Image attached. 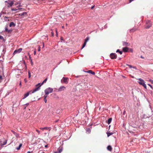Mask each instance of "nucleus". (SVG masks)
I'll list each match as a JSON object with an SVG mask.
<instances>
[{"label":"nucleus","mask_w":153,"mask_h":153,"mask_svg":"<svg viewBox=\"0 0 153 153\" xmlns=\"http://www.w3.org/2000/svg\"><path fill=\"white\" fill-rule=\"evenodd\" d=\"M85 72L88 73L89 74H91L93 75H94L95 74V73L94 72V71H93L91 70H89L87 71H85Z\"/></svg>","instance_id":"obj_12"},{"label":"nucleus","mask_w":153,"mask_h":153,"mask_svg":"<svg viewBox=\"0 0 153 153\" xmlns=\"http://www.w3.org/2000/svg\"><path fill=\"white\" fill-rule=\"evenodd\" d=\"M36 131L38 133V134H40V131L37 129L36 130Z\"/></svg>","instance_id":"obj_36"},{"label":"nucleus","mask_w":153,"mask_h":153,"mask_svg":"<svg viewBox=\"0 0 153 153\" xmlns=\"http://www.w3.org/2000/svg\"><path fill=\"white\" fill-rule=\"evenodd\" d=\"M111 58L112 59H116L117 57V55L115 53H111L110 55Z\"/></svg>","instance_id":"obj_6"},{"label":"nucleus","mask_w":153,"mask_h":153,"mask_svg":"<svg viewBox=\"0 0 153 153\" xmlns=\"http://www.w3.org/2000/svg\"><path fill=\"white\" fill-rule=\"evenodd\" d=\"M107 149L108 151H111L112 149V148L111 146L110 145L108 146L107 147Z\"/></svg>","instance_id":"obj_19"},{"label":"nucleus","mask_w":153,"mask_h":153,"mask_svg":"<svg viewBox=\"0 0 153 153\" xmlns=\"http://www.w3.org/2000/svg\"><path fill=\"white\" fill-rule=\"evenodd\" d=\"M29 105V103H27V104H26L25 105L26 106H27L28 105Z\"/></svg>","instance_id":"obj_43"},{"label":"nucleus","mask_w":153,"mask_h":153,"mask_svg":"<svg viewBox=\"0 0 153 153\" xmlns=\"http://www.w3.org/2000/svg\"><path fill=\"white\" fill-rule=\"evenodd\" d=\"M4 39L3 37L1 36H0V39Z\"/></svg>","instance_id":"obj_33"},{"label":"nucleus","mask_w":153,"mask_h":153,"mask_svg":"<svg viewBox=\"0 0 153 153\" xmlns=\"http://www.w3.org/2000/svg\"><path fill=\"white\" fill-rule=\"evenodd\" d=\"M22 50V48H20L18 50H16L14 51L13 54L19 53L21 52Z\"/></svg>","instance_id":"obj_7"},{"label":"nucleus","mask_w":153,"mask_h":153,"mask_svg":"<svg viewBox=\"0 0 153 153\" xmlns=\"http://www.w3.org/2000/svg\"><path fill=\"white\" fill-rule=\"evenodd\" d=\"M19 85L20 86H21V81H20V83H19Z\"/></svg>","instance_id":"obj_44"},{"label":"nucleus","mask_w":153,"mask_h":153,"mask_svg":"<svg viewBox=\"0 0 153 153\" xmlns=\"http://www.w3.org/2000/svg\"><path fill=\"white\" fill-rule=\"evenodd\" d=\"M53 153H57V152H54Z\"/></svg>","instance_id":"obj_59"},{"label":"nucleus","mask_w":153,"mask_h":153,"mask_svg":"<svg viewBox=\"0 0 153 153\" xmlns=\"http://www.w3.org/2000/svg\"><path fill=\"white\" fill-rule=\"evenodd\" d=\"M65 88V87L64 86H61L58 89V91H64Z\"/></svg>","instance_id":"obj_11"},{"label":"nucleus","mask_w":153,"mask_h":153,"mask_svg":"<svg viewBox=\"0 0 153 153\" xmlns=\"http://www.w3.org/2000/svg\"><path fill=\"white\" fill-rule=\"evenodd\" d=\"M53 89L51 88H47L45 90V93L46 95H48L49 93H51L53 92Z\"/></svg>","instance_id":"obj_4"},{"label":"nucleus","mask_w":153,"mask_h":153,"mask_svg":"<svg viewBox=\"0 0 153 153\" xmlns=\"http://www.w3.org/2000/svg\"><path fill=\"white\" fill-rule=\"evenodd\" d=\"M38 51H40V47L39 46Z\"/></svg>","instance_id":"obj_39"},{"label":"nucleus","mask_w":153,"mask_h":153,"mask_svg":"<svg viewBox=\"0 0 153 153\" xmlns=\"http://www.w3.org/2000/svg\"><path fill=\"white\" fill-rule=\"evenodd\" d=\"M123 46H129L130 44L128 42H123Z\"/></svg>","instance_id":"obj_15"},{"label":"nucleus","mask_w":153,"mask_h":153,"mask_svg":"<svg viewBox=\"0 0 153 153\" xmlns=\"http://www.w3.org/2000/svg\"><path fill=\"white\" fill-rule=\"evenodd\" d=\"M152 25V23L149 20H147L146 21V23L145 25V29H149L150 27Z\"/></svg>","instance_id":"obj_1"},{"label":"nucleus","mask_w":153,"mask_h":153,"mask_svg":"<svg viewBox=\"0 0 153 153\" xmlns=\"http://www.w3.org/2000/svg\"><path fill=\"white\" fill-rule=\"evenodd\" d=\"M7 3L8 4V5H7L8 7H11L13 4V1H11L10 3Z\"/></svg>","instance_id":"obj_16"},{"label":"nucleus","mask_w":153,"mask_h":153,"mask_svg":"<svg viewBox=\"0 0 153 153\" xmlns=\"http://www.w3.org/2000/svg\"><path fill=\"white\" fill-rule=\"evenodd\" d=\"M136 30V29L134 30V29H131L130 30V31L131 32H134Z\"/></svg>","instance_id":"obj_31"},{"label":"nucleus","mask_w":153,"mask_h":153,"mask_svg":"<svg viewBox=\"0 0 153 153\" xmlns=\"http://www.w3.org/2000/svg\"><path fill=\"white\" fill-rule=\"evenodd\" d=\"M133 68H136V67H133Z\"/></svg>","instance_id":"obj_55"},{"label":"nucleus","mask_w":153,"mask_h":153,"mask_svg":"<svg viewBox=\"0 0 153 153\" xmlns=\"http://www.w3.org/2000/svg\"><path fill=\"white\" fill-rule=\"evenodd\" d=\"M107 134L108 137L112 135L113 134V133H112V132H107Z\"/></svg>","instance_id":"obj_22"},{"label":"nucleus","mask_w":153,"mask_h":153,"mask_svg":"<svg viewBox=\"0 0 153 153\" xmlns=\"http://www.w3.org/2000/svg\"><path fill=\"white\" fill-rule=\"evenodd\" d=\"M26 107H27V106H26L25 105V107L24 108V109H25L26 108Z\"/></svg>","instance_id":"obj_54"},{"label":"nucleus","mask_w":153,"mask_h":153,"mask_svg":"<svg viewBox=\"0 0 153 153\" xmlns=\"http://www.w3.org/2000/svg\"><path fill=\"white\" fill-rule=\"evenodd\" d=\"M55 31L56 33V35L57 36H58V32H57V30L56 28L55 29Z\"/></svg>","instance_id":"obj_29"},{"label":"nucleus","mask_w":153,"mask_h":153,"mask_svg":"<svg viewBox=\"0 0 153 153\" xmlns=\"http://www.w3.org/2000/svg\"><path fill=\"white\" fill-rule=\"evenodd\" d=\"M130 51H131V52H133V50H132V49H130Z\"/></svg>","instance_id":"obj_46"},{"label":"nucleus","mask_w":153,"mask_h":153,"mask_svg":"<svg viewBox=\"0 0 153 153\" xmlns=\"http://www.w3.org/2000/svg\"><path fill=\"white\" fill-rule=\"evenodd\" d=\"M138 79L140 81L138 82L139 84L143 86L145 89H146V86L144 80L141 78H139Z\"/></svg>","instance_id":"obj_2"},{"label":"nucleus","mask_w":153,"mask_h":153,"mask_svg":"<svg viewBox=\"0 0 153 153\" xmlns=\"http://www.w3.org/2000/svg\"><path fill=\"white\" fill-rule=\"evenodd\" d=\"M7 140H0V146H2L5 145L7 143Z\"/></svg>","instance_id":"obj_5"},{"label":"nucleus","mask_w":153,"mask_h":153,"mask_svg":"<svg viewBox=\"0 0 153 153\" xmlns=\"http://www.w3.org/2000/svg\"><path fill=\"white\" fill-rule=\"evenodd\" d=\"M129 48L127 47H124L123 48V51L124 52H127L128 51Z\"/></svg>","instance_id":"obj_13"},{"label":"nucleus","mask_w":153,"mask_h":153,"mask_svg":"<svg viewBox=\"0 0 153 153\" xmlns=\"http://www.w3.org/2000/svg\"><path fill=\"white\" fill-rule=\"evenodd\" d=\"M25 82H26L27 81H26V80H25Z\"/></svg>","instance_id":"obj_58"},{"label":"nucleus","mask_w":153,"mask_h":153,"mask_svg":"<svg viewBox=\"0 0 153 153\" xmlns=\"http://www.w3.org/2000/svg\"><path fill=\"white\" fill-rule=\"evenodd\" d=\"M31 92V93H32V91H29L27 92L24 95V97L22 98V99H24L25 98L27 97L28 96L29 94H31V93H30Z\"/></svg>","instance_id":"obj_8"},{"label":"nucleus","mask_w":153,"mask_h":153,"mask_svg":"<svg viewBox=\"0 0 153 153\" xmlns=\"http://www.w3.org/2000/svg\"><path fill=\"white\" fill-rule=\"evenodd\" d=\"M16 26V24L14 23L13 22H11L9 24L10 27H15Z\"/></svg>","instance_id":"obj_14"},{"label":"nucleus","mask_w":153,"mask_h":153,"mask_svg":"<svg viewBox=\"0 0 153 153\" xmlns=\"http://www.w3.org/2000/svg\"><path fill=\"white\" fill-rule=\"evenodd\" d=\"M49 128L47 127H44V128H40V129H41V130H43L44 129L48 130Z\"/></svg>","instance_id":"obj_21"},{"label":"nucleus","mask_w":153,"mask_h":153,"mask_svg":"<svg viewBox=\"0 0 153 153\" xmlns=\"http://www.w3.org/2000/svg\"><path fill=\"white\" fill-rule=\"evenodd\" d=\"M36 51H34V55H35L36 54Z\"/></svg>","instance_id":"obj_47"},{"label":"nucleus","mask_w":153,"mask_h":153,"mask_svg":"<svg viewBox=\"0 0 153 153\" xmlns=\"http://www.w3.org/2000/svg\"><path fill=\"white\" fill-rule=\"evenodd\" d=\"M89 37H87L85 40V42L87 43V41L89 40Z\"/></svg>","instance_id":"obj_27"},{"label":"nucleus","mask_w":153,"mask_h":153,"mask_svg":"<svg viewBox=\"0 0 153 153\" xmlns=\"http://www.w3.org/2000/svg\"><path fill=\"white\" fill-rule=\"evenodd\" d=\"M15 5L17 7H19L22 6L20 1L17 2L15 4Z\"/></svg>","instance_id":"obj_10"},{"label":"nucleus","mask_w":153,"mask_h":153,"mask_svg":"<svg viewBox=\"0 0 153 153\" xmlns=\"http://www.w3.org/2000/svg\"><path fill=\"white\" fill-rule=\"evenodd\" d=\"M28 55H29V59H30V63H31V65L33 66V62L32 61V59L31 58V57H30V55L29 54V53H28Z\"/></svg>","instance_id":"obj_18"},{"label":"nucleus","mask_w":153,"mask_h":153,"mask_svg":"<svg viewBox=\"0 0 153 153\" xmlns=\"http://www.w3.org/2000/svg\"><path fill=\"white\" fill-rule=\"evenodd\" d=\"M140 57L142 59H144V57H143L142 56H141Z\"/></svg>","instance_id":"obj_49"},{"label":"nucleus","mask_w":153,"mask_h":153,"mask_svg":"<svg viewBox=\"0 0 153 153\" xmlns=\"http://www.w3.org/2000/svg\"><path fill=\"white\" fill-rule=\"evenodd\" d=\"M128 66L130 68H131L132 67V66L131 65H128Z\"/></svg>","instance_id":"obj_42"},{"label":"nucleus","mask_w":153,"mask_h":153,"mask_svg":"<svg viewBox=\"0 0 153 153\" xmlns=\"http://www.w3.org/2000/svg\"><path fill=\"white\" fill-rule=\"evenodd\" d=\"M57 121H57V120H56V122H57Z\"/></svg>","instance_id":"obj_61"},{"label":"nucleus","mask_w":153,"mask_h":153,"mask_svg":"<svg viewBox=\"0 0 153 153\" xmlns=\"http://www.w3.org/2000/svg\"><path fill=\"white\" fill-rule=\"evenodd\" d=\"M17 9H14V8H12L11 9V10L12 11H16V10Z\"/></svg>","instance_id":"obj_32"},{"label":"nucleus","mask_w":153,"mask_h":153,"mask_svg":"<svg viewBox=\"0 0 153 153\" xmlns=\"http://www.w3.org/2000/svg\"><path fill=\"white\" fill-rule=\"evenodd\" d=\"M86 42H84L83 45H82V48H81V49H82L86 45Z\"/></svg>","instance_id":"obj_25"},{"label":"nucleus","mask_w":153,"mask_h":153,"mask_svg":"<svg viewBox=\"0 0 153 153\" xmlns=\"http://www.w3.org/2000/svg\"><path fill=\"white\" fill-rule=\"evenodd\" d=\"M94 6H92V7H91V9H93L94 8Z\"/></svg>","instance_id":"obj_50"},{"label":"nucleus","mask_w":153,"mask_h":153,"mask_svg":"<svg viewBox=\"0 0 153 153\" xmlns=\"http://www.w3.org/2000/svg\"><path fill=\"white\" fill-rule=\"evenodd\" d=\"M134 0H129V3L131 2L132 1H133Z\"/></svg>","instance_id":"obj_48"},{"label":"nucleus","mask_w":153,"mask_h":153,"mask_svg":"<svg viewBox=\"0 0 153 153\" xmlns=\"http://www.w3.org/2000/svg\"><path fill=\"white\" fill-rule=\"evenodd\" d=\"M47 146H48V145H46L45 146V147H47Z\"/></svg>","instance_id":"obj_51"},{"label":"nucleus","mask_w":153,"mask_h":153,"mask_svg":"<svg viewBox=\"0 0 153 153\" xmlns=\"http://www.w3.org/2000/svg\"><path fill=\"white\" fill-rule=\"evenodd\" d=\"M47 95H46L45 94V95L44 96V98H46L47 97Z\"/></svg>","instance_id":"obj_40"},{"label":"nucleus","mask_w":153,"mask_h":153,"mask_svg":"<svg viewBox=\"0 0 153 153\" xmlns=\"http://www.w3.org/2000/svg\"><path fill=\"white\" fill-rule=\"evenodd\" d=\"M112 119L111 118H110L108 119L107 123L108 124H109L111 122Z\"/></svg>","instance_id":"obj_20"},{"label":"nucleus","mask_w":153,"mask_h":153,"mask_svg":"<svg viewBox=\"0 0 153 153\" xmlns=\"http://www.w3.org/2000/svg\"><path fill=\"white\" fill-rule=\"evenodd\" d=\"M131 77L132 78H134V76H131Z\"/></svg>","instance_id":"obj_56"},{"label":"nucleus","mask_w":153,"mask_h":153,"mask_svg":"<svg viewBox=\"0 0 153 153\" xmlns=\"http://www.w3.org/2000/svg\"><path fill=\"white\" fill-rule=\"evenodd\" d=\"M148 85H149L152 89H153L152 86L150 84H148Z\"/></svg>","instance_id":"obj_38"},{"label":"nucleus","mask_w":153,"mask_h":153,"mask_svg":"<svg viewBox=\"0 0 153 153\" xmlns=\"http://www.w3.org/2000/svg\"><path fill=\"white\" fill-rule=\"evenodd\" d=\"M86 131L88 132V134H89L91 132V130L89 128H87L86 129Z\"/></svg>","instance_id":"obj_24"},{"label":"nucleus","mask_w":153,"mask_h":153,"mask_svg":"<svg viewBox=\"0 0 153 153\" xmlns=\"http://www.w3.org/2000/svg\"><path fill=\"white\" fill-rule=\"evenodd\" d=\"M44 101L45 102V103H46L47 101L46 98H44Z\"/></svg>","instance_id":"obj_34"},{"label":"nucleus","mask_w":153,"mask_h":153,"mask_svg":"<svg viewBox=\"0 0 153 153\" xmlns=\"http://www.w3.org/2000/svg\"><path fill=\"white\" fill-rule=\"evenodd\" d=\"M22 146V144H20L19 146L18 147H17L16 148V149L18 150H19L20 149V148H21V147Z\"/></svg>","instance_id":"obj_26"},{"label":"nucleus","mask_w":153,"mask_h":153,"mask_svg":"<svg viewBox=\"0 0 153 153\" xmlns=\"http://www.w3.org/2000/svg\"><path fill=\"white\" fill-rule=\"evenodd\" d=\"M117 53H119L120 54H122L123 53V52L122 51H120V50L117 49L116 51Z\"/></svg>","instance_id":"obj_23"},{"label":"nucleus","mask_w":153,"mask_h":153,"mask_svg":"<svg viewBox=\"0 0 153 153\" xmlns=\"http://www.w3.org/2000/svg\"><path fill=\"white\" fill-rule=\"evenodd\" d=\"M2 77L1 76H0V80H1L2 79Z\"/></svg>","instance_id":"obj_41"},{"label":"nucleus","mask_w":153,"mask_h":153,"mask_svg":"<svg viewBox=\"0 0 153 153\" xmlns=\"http://www.w3.org/2000/svg\"><path fill=\"white\" fill-rule=\"evenodd\" d=\"M29 78H30L31 76L30 72V71H28Z\"/></svg>","instance_id":"obj_28"},{"label":"nucleus","mask_w":153,"mask_h":153,"mask_svg":"<svg viewBox=\"0 0 153 153\" xmlns=\"http://www.w3.org/2000/svg\"><path fill=\"white\" fill-rule=\"evenodd\" d=\"M67 25V24H66V25Z\"/></svg>","instance_id":"obj_62"},{"label":"nucleus","mask_w":153,"mask_h":153,"mask_svg":"<svg viewBox=\"0 0 153 153\" xmlns=\"http://www.w3.org/2000/svg\"><path fill=\"white\" fill-rule=\"evenodd\" d=\"M62 151V149L61 148H59V153H60Z\"/></svg>","instance_id":"obj_30"},{"label":"nucleus","mask_w":153,"mask_h":153,"mask_svg":"<svg viewBox=\"0 0 153 153\" xmlns=\"http://www.w3.org/2000/svg\"><path fill=\"white\" fill-rule=\"evenodd\" d=\"M40 83H39L38 84H37L36 85V86H38L39 85H40Z\"/></svg>","instance_id":"obj_45"},{"label":"nucleus","mask_w":153,"mask_h":153,"mask_svg":"<svg viewBox=\"0 0 153 153\" xmlns=\"http://www.w3.org/2000/svg\"><path fill=\"white\" fill-rule=\"evenodd\" d=\"M62 27L63 28H64V26H62Z\"/></svg>","instance_id":"obj_57"},{"label":"nucleus","mask_w":153,"mask_h":153,"mask_svg":"<svg viewBox=\"0 0 153 153\" xmlns=\"http://www.w3.org/2000/svg\"><path fill=\"white\" fill-rule=\"evenodd\" d=\"M68 78H67V77H63L62 78V80H63V82L66 83V84H67L68 83Z\"/></svg>","instance_id":"obj_9"},{"label":"nucleus","mask_w":153,"mask_h":153,"mask_svg":"<svg viewBox=\"0 0 153 153\" xmlns=\"http://www.w3.org/2000/svg\"><path fill=\"white\" fill-rule=\"evenodd\" d=\"M51 35H52V36H53V35H54V33H53V31H52L51 32Z\"/></svg>","instance_id":"obj_35"},{"label":"nucleus","mask_w":153,"mask_h":153,"mask_svg":"<svg viewBox=\"0 0 153 153\" xmlns=\"http://www.w3.org/2000/svg\"><path fill=\"white\" fill-rule=\"evenodd\" d=\"M5 31L8 33H10L12 32V30H8L7 27H5Z\"/></svg>","instance_id":"obj_17"},{"label":"nucleus","mask_w":153,"mask_h":153,"mask_svg":"<svg viewBox=\"0 0 153 153\" xmlns=\"http://www.w3.org/2000/svg\"><path fill=\"white\" fill-rule=\"evenodd\" d=\"M44 43H43V47L44 46Z\"/></svg>","instance_id":"obj_60"},{"label":"nucleus","mask_w":153,"mask_h":153,"mask_svg":"<svg viewBox=\"0 0 153 153\" xmlns=\"http://www.w3.org/2000/svg\"><path fill=\"white\" fill-rule=\"evenodd\" d=\"M47 78H46L44 80V81L42 82L41 83V85H40V86L36 88L35 89H34L32 91V93H34L36 91L39 90L40 89V87L44 83L46 82V81L47 80Z\"/></svg>","instance_id":"obj_3"},{"label":"nucleus","mask_w":153,"mask_h":153,"mask_svg":"<svg viewBox=\"0 0 153 153\" xmlns=\"http://www.w3.org/2000/svg\"><path fill=\"white\" fill-rule=\"evenodd\" d=\"M60 39H61V40H62L63 39L62 37H61Z\"/></svg>","instance_id":"obj_52"},{"label":"nucleus","mask_w":153,"mask_h":153,"mask_svg":"<svg viewBox=\"0 0 153 153\" xmlns=\"http://www.w3.org/2000/svg\"><path fill=\"white\" fill-rule=\"evenodd\" d=\"M27 153H31L29 151H28Z\"/></svg>","instance_id":"obj_53"},{"label":"nucleus","mask_w":153,"mask_h":153,"mask_svg":"<svg viewBox=\"0 0 153 153\" xmlns=\"http://www.w3.org/2000/svg\"><path fill=\"white\" fill-rule=\"evenodd\" d=\"M149 81L151 82L152 84L153 83V80H151V79H150L149 80Z\"/></svg>","instance_id":"obj_37"}]
</instances>
